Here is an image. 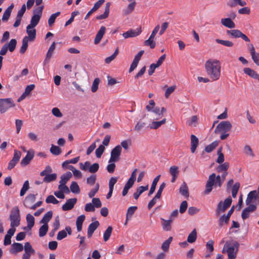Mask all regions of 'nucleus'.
Wrapping results in <instances>:
<instances>
[{
    "mask_svg": "<svg viewBox=\"0 0 259 259\" xmlns=\"http://www.w3.org/2000/svg\"><path fill=\"white\" fill-rule=\"evenodd\" d=\"M6 45V47H8V50L11 52H13L15 48L17 45V41L15 39H12L9 43L5 44Z\"/></svg>",
    "mask_w": 259,
    "mask_h": 259,
    "instance_id": "36",
    "label": "nucleus"
},
{
    "mask_svg": "<svg viewBox=\"0 0 259 259\" xmlns=\"http://www.w3.org/2000/svg\"><path fill=\"white\" fill-rule=\"evenodd\" d=\"M35 195L29 194L25 198L23 204L26 207L31 209V207L33 206V203L35 201Z\"/></svg>",
    "mask_w": 259,
    "mask_h": 259,
    "instance_id": "12",
    "label": "nucleus"
},
{
    "mask_svg": "<svg viewBox=\"0 0 259 259\" xmlns=\"http://www.w3.org/2000/svg\"><path fill=\"white\" fill-rule=\"evenodd\" d=\"M9 219L11 227H17L20 225L21 218L18 207L13 208L11 210Z\"/></svg>",
    "mask_w": 259,
    "mask_h": 259,
    "instance_id": "4",
    "label": "nucleus"
},
{
    "mask_svg": "<svg viewBox=\"0 0 259 259\" xmlns=\"http://www.w3.org/2000/svg\"><path fill=\"white\" fill-rule=\"evenodd\" d=\"M60 12H58L51 15L48 20V24L50 26H51L55 22L56 18L60 15Z\"/></svg>",
    "mask_w": 259,
    "mask_h": 259,
    "instance_id": "52",
    "label": "nucleus"
},
{
    "mask_svg": "<svg viewBox=\"0 0 259 259\" xmlns=\"http://www.w3.org/2000/svg\"><path fill=\"white\" fill-rule=\"evenodd\" d=\"M26 33L28 36H25L30 41H33L36 37V30L34 27L29 25L26 27Z\"/></svg>",
    "mask_w": 259,
    "mask_h": 259,
    "instance_id": "15",
    "label": "nucleus"
},
{
    "mask_svg": "<svg viewBox=\"0 0 259 259\" xmlns=\"http://www.w3.org/2000/svg\"><path fill=\"white\" fill-rule=\"evenodd\" d=\"M34 157V152L33 151H28L26 155L22 159L21 164L22 166H26L29 163L30 161Z\"/></svg>",
    "mask_w": 259,
    "mask_h": 259,
    "instance_id": "18",
    "label": "nucleus"
},
{
    "mask_svg": "<svg viewBox=\"0 0 259 259\" xmlns=\"http://www.w3.org/2000/svg\"><path fill=\"white\" fill-rule=\"evenodd\" d=\"M162 64V56L159 58L158 61L156 63H153L151 64L150 68L148 70V74L151 75L154 72L155 69L158 67Z\"/></svg>",
    "mask_w": 259,
    "mask_h": 259,
    "instance_id": "28",
    "label": "nucleus"
},
{
    "mask_svg": "<svg viewBox=\"0 0 259 259\" xmlns=\"http://www.w3.org/2000/svg\"><path fill=\"white\" fill-rule=\"evenodd\" d=\"M229 167V163L228 162H225L223 164H220L217 168V170L219 172L227 171Z\"/></svg>",
    "mask_w": 259,
    "mask_h": 259,
    "instance_id": "43",
    "label": "nucleus"
},
{
    "mask_svg": "<svg viewBox=\"0 0 259 259\" xmlns=\"http://www.w3.org/2000/svg\"><path fill=\"white\" fill-rule=\"evenodd\" d=\"M180 193L186 198H188L189 196V189L185 182H184L179 189Z\"/></svg>",
    "mask_w": 259,
    "mask_h": 259,
    "instance_id": "25",
    "label": "nucleus"
},
{
    "mask_svg": "<svg viewBox=\"0 0 259 259\" xmlns=\"http://www.w3.org/2000/svg\"><path fill=\"white\" fill-rule=\"evenodd\" d=\"M122 148L120 145L115 146L111 152V156L109 160V163L116 162L119 160Z\"/></svg>",
    "mask_w": 259,
    "mask_h": 259,
    "instance_id": "9",
    "label": "nucleus"
},
{
    "mask_svg": "<svg viewBox=\"0 0 259 259\" xmlns=\"http://www.w3.org/2000/svg\"><path fill=\"white\" fill-rule=\"evenodd\" d=\"M72 177V174L68 171L61 176V180L59 182L60 185H66L67 182Z\"/></svg>",
    "mask_w": 259,
    "mask_h": 259,
    "instance_id": "29",
    "label": "nucleus"
},
{
    "mask_svg": "<svg viewBox=\"0 0 259 259\" xmlns=\"http://www.w3.org/2000/svg\"><path fill=\"white\" fill-rule=\"evenodd\" d=\"M160 177H161V176L160 175L157 176L154 179V180L153 181L152 185H151V188H150V190L149 192V195H151L155 191L156 185L157 184V182L159 180V179H160Z\"/></svg>",
    "mask_w": 259,
    "mask_h": 259,
    "instance_id": "40",
    "label": "nucleus"
},
{
    "mask_svg": "<svg viewBox=\"0 0 259 259\" xmlns=\"http://www.w3.org/2000/svg\"><path fill=\"white\" fill-rule=\"evenodd\" d=\"M15 103L11 98L0 99V112L4 113L9 109L14 107Z\"/></svg>",
    "mask_w": 259,
    "mask_h": 259,
    "instance_id": "5",
    "label": "nucleus"
},
{
    "mask_svg": "<svg viewBox=\"0 0 259 259\" xmlns=\"http://www.w3.org/2000/svg\"><path fill=\"white\" fill-rule=\"evenodd\" d=\"M29 182H28V181L27 180L24 182V183L23 185L22 188H21V189L20 190V195L21 196H24L25 194L27 191L29 189Z\"/></svg>",
    "mask_w": 259,
    "mask_h": 259,
    "instance_id": "48",
    "label": "nucleus"
},
{
    "mask_svg": "<svg viewBox=\"0 0 259 259\" xmlns=\"http://www.w3.org/2000/svg\"><path fill=\"white\" fill-rule=\"evenodd\" d=\"M162 193V185L159 186V190L157 192L155 197L149 202L148 205V208L150 209L156 203L157 199H159L161 197Z\"/></svg>",
    "mask_w": 259,
    "mask_h": 259,
    "instance_id": "17",
    "label": "nucleus"
},
{
    "mask_svg": "<svg viewBox=\"0 0 259 259\" xmlns=\"http://www.w3.org/2000/svg\"><path fill=\"white\" fill-rule=\"evenodd\" d=\"M232 128V124L229 121H222L218 124L214 130L216 134L226 133L230 131Z\"/></svg>",
    "mask_w": 259,
    "mask_h": 259,
    "instance_id": "6",
    "label": "nucleus"
},
{
    "mask_svg": "<svg viewBox=\"0 0 259 259\" xmlns=\"http://www.w3.org/2000/svg\"><path fill=\"white\" fill-rule=\"evenodd\" d=\"M148 189V186H140L138 188L137 192L134 193V197L135 199H138L140 195L144 191Z\"/></svg>",
    "mask_w": 259,
    "mask_h": 259,
    "instance_id": "30",
    "label": "nucleus"
},
{
    "mask_svg": "<svg viewBox=\"0 0 259 259\" xmlns=\"http://www.w3.org/2000/svg\"><path fill=\"white\" fill-rule=\"evenodd\" d=\"M99 226V222L98 221H95L90 224L88 229V237H91L94 231Z\"/></svg>",
    "mask_w": 259,
    "mask_h": 259,
    "instance_id": "21",
    "label": "nucleus"
},
{
    "mask_svg": "<svg viewBox=\"0 0 259 259\" xmlns=\"http://www.w3.org/2000/svg\"><path fill=\"white\" fill-rule=\"evenodd\" d=\"M48 231V224H44L42 225L39 229V236L40 237H44L45 236Z\"/></svg>",
    "mask_w": 259,
    "mask_h": 259,
    "instance_id": "46",
    "label": "nucleus"
},
{
    "mask_svg": "<svg viewBox=\"0 0 259 259\" xmlns=\"http://www.w3.org/2000/svg\"><path fill=\"white\" fill-rule=\"evenodd\" d=\"M233 3L229 4V5L231 7H235V6L238 5L240 6H244L246 5V3L245 1H242L241 0H233Z\"/></svg>",
    "mask_w": 259,
    "mask_h": 259,
    "instance_id": "61",
    "label": "nucleus"
},
{
    "mask_svg": "<svg viewBox=\"0 0 259 259\" xmlns=\"http://www.w3.org/2000/svg\"><path fill=\"white\" fill-rule=\"evenodd\" d=\"M221 22L223 25L229 28H234L235 27L234 22L229 18H222Z\"/></svg>",
    "mask_w": 259,
    "mask_h": 259,
    "instance_id": "24",
    "label": "nucleus"
},
{
    "mask_svg": "<svg viewBox=\"0 0 259 259\" xmlns=\"http://www.w3.org/2000/svg\"><path fill=\"white\" fill-rule=\"evenodd\" d=\"M197 238V232L195 229H194L188 235L187 242L190 243L194 242Z\"/></svg>",
    "mask_w": 259,
    "mask_h": 259,
    "instance_id": "35",
    "label": "nucleus"
},
{
    "mask_svg": "<svg viewBox=\"0 0 259 259\" xmlns=\"http://www.w3.org/2000/svg\"><path fill=\"white\" fill-rule=\"evenodd\" d=\"M227 175V171L224 172L221 176L220 175L216 176L214 173L211 174L206 182L204 194L206 195L209 194L212 191L213 186L221 187Z\"/></svg>",
    "mask_w": 259,
    "mask_h": 259,
    "instance_id": "1",
    "label": "nucleus"
},
{
    "mask_svg": "<svg viewBox=\"0 0 259 259\" xmlns=\"http://www.w3.org/2000/svg\"><path fill=\"white\" fill-rule=\"evenodd\" d=\"M199 140L194 135L191 136V151L192 153H194L198 145Z\"/></svg>",
    "mask_w": 259,
    "mask_h": 259,
    "instance_id": "23",
    "label": "nucleus"
},
{
    "mask_svg": "<svg viewBox=\"0 0 259 259\" xmlns=\"http://www.w3.org/2000/svg\"><path fill=\"white\" fill-rule=\"evenodd\" d=\"M137 209V207L134 206H131L127 210L126 213V223L127 222V220L132 218L134 213H135V211Z\"/></svg>",
    "mask_w": 259,
    "mask_h": 259,
    "instance_id": "45",
    "label": "nucleus"
},
{
    "mask_svg": "<svg viewBox=\"0 0 259 259\" xmlns=\"http://www.w3.org/2000/svg\"><path fill=\"white\" fill-rule=\"evenodd\" d=\"M243 152L247 155L251 156L252 157L254 156V154L252 151V150L250 146L249 145H246L244 146L243 149Z\"/></svg>",
    "mask_w": 259,
    "mask_h": 259,
    "instance_id": "54",
    "label": "nucleus"
},
{
    "mask_svg": "<svg viewBox=\"0 0 259 259\" xmlns=\"http://www.w3.org/2000/svg\"><path fill=\"white\" fill-rule=\"evenodd\" d=\"M76 202L77 199L76 198H70L62 205V209L64 211L70 210L73 208Z\"/></svg>",
    "mask_w": 259,
    "mask_h": 259,
    "instance_id": "13",
    "label": "nucleus"
},
{
    "mask_svg": "<svg viewBox=\"0 0 259 259\" xmlns=\"http://www.w3.org/2000/svg\"><path fill=\"white\" fill-rule=\"evenodd\" d=\"M169 171L172 177L171 182L174 183L176 180V178H177V175L179 173L178 167L176 166H172L170 167Z\"/></svg>",
    "mask_w": 259,
    "mask_h": 259,
    "instance_id": "31",
    "label": "nucleus"
},
{
    "mask_svg": "<svg viewBox=\"0 0 259 259\" xmlns=\"http://www.w3.org/2000/svg\"><path fill=\"white\" fill-rule=\"evenodd\" d=\"M239 247V243L236 241H233L232 243L227 241L225 244L223 252L226 250L228 254V259H235L237 256Z\"/></svg>",
    "mask_w": 259,
    "mask_h": 259,
    "instance_id": "3",
    "label": "nucleus"
},
{
    "mask_svg": "<svg viewBox=\"0 0 259 259\" xmlns=\"http://www.w3.org/2000/svg\"><path fill=\"white\" fill-rule=\"evenodd\" d=\"M57 179V174H48V175L45 176L43 182L46 183H50L52 181H55Z\"/></svg>",
    "mask_w": 259,
    "mask_h": 259,
    "instance_id": "41",
    "label": "nucleus"
},
{
    "mask_svg": "<svg viewBox=\"0 0 259 259\" xmlns=\"http://www.w3.org/2000/svg\"><path fill=\"white\" fill-rule=\"evenodd\" d=\"M219 145L218 141H215L210 144L206 146L205 148V151L207 153L212 152Z\"/></svg>",
    "mask_w": 259,
    "mask_h": 259,
    "instance_id": "39",
    "label": "nucleus"
},
{
    "mask_svg": "<svg viewBox=\"0 0 259 259\" xmlns=\"http://www.w3.org/2000/svg\"><path fill=\"white\" fill-rule=\"evenodd\" d=\"M141 33V28H138L136 29H131L122 34L124 38L129 37H134L139 35Z\"/></svg>",
    "mask_w": 259,
    "mask_h": 259,
    "instance_id": "14",
    "label": "nucleus"
},
{
    "mask_svg": "<svg viewBox=\"0 0 259 259\" xmlns=\"http://www.w3.org/2000/svg\"><path fill=\"white\" fill-rule=\"evenodd\" d=\"M46 202L47 203H53L57 204L59 203V201L53 196L49 195L46 199Z\"/></svg>",
    "mask_w": 259,
    "mask_h": 259,
    "instance_id": "57",
    "label": "nucleus"
},
{
    "mask_svg": "<svg viewBox=\"0 0 259 259\" xmlns=\"http://www.w3.org/2000/svg\"><path fill=\"white\" fill-rule=\"evenodd\" d=\"M99 83L100 79L99 78H96L94 80L91 87V90L92 92L95 93L98 90Z\"/></svg>",
    "mask_w": 259,
    "mask_h": 259,
    "instance_id": "55",
    "label": "nucleus"
},
{
    "mask_svg": "<svg viewBox=\"0 0 259 259\" xmlns=\"http://www.w3.org/2000/svg\"><path fill=\"white\" fill-rule=\"evenodd\" d=\"M13 8H14V5H13V4H12L5 11V12L3 14V17H2V19L3 21H7L9 20V19L11 16V14L12 13Z\"/></svg>",
    "mask_w": 259,
    "mask_h": 259,
    "instance_id": "26",
    "label": "nucleus"
},
{
    "mask_svg": "<svg viewBox=\"0 0 259 259\" xmlns=\"http://www.w3.org/2000/svg\"><path fill=\"white\" fill-rule=\"evenodd\" d=\"M26 221L27 223V227L31 229L34 225V218L32 215L28 213L26 215Z\"/></svg>",
    "mask_w": 259,
    "mask_h": 259,
    "instance_id": "33",
    "label": "nucleus"
},
{
    "mask_svg": "<svg viewBox=\"0 0 259 259\" xmlns=\"http://www.w3.org/2000/svg\"><path fill=\"white\" fill-rule=\"evenodd\" d=\"M227 34L230 35L232 37L239 38L242 32L237 29L228 30L227 31Z\"/></svg>",
    "mask_w": 259,
    "mask_h": 259,
    "instance_id": "32",
    "label": "nucleus"
},
{
    "mask_svg": "<svg viewBox=\"0 0 259 259\" xmlns=\"http://www.w3.org/2000/svg\"><path fill=\"white\" fill-rule=\"evenodd\" d=\"M172 222V219L165 220L163 219V229L165 231H170L171 230V224Z\"/></svg>",
    "mask_w": 259,
    "mask_h": 259,
    "instance_id": "38",
    "label": "nucleus"
},
{
    "mask_svg": "<svg viewBox=\"0 0 259 259\" xmlns=\"http://www.w3.org/2000/svg\"><path fill=\"white\" fill-rule=\"evenodd\" d=\"M113 228L111 226H109L105 230L103 235L104 240L106 242L108 241L111 235Z\"/></svg>",
    "mask_w": 259,
    "mask_h": 259,
    "instance_id": "47",
    "label": "nucleus"
},
{
    "mask_svg": "<svg viewBox=\"0 0 259 259\" xmlns=\"http://www.w3.org/2000/svg\"><path fill=\"white\" fill-rule=\"evenodd\" d=\"M136 5V2L133 1L131 2L123 10V14L124 16H127L132 13L135 10Z\"/></svg>",
    "mask_w": 259,
    "mask_h": 259,
    "instance_id": "22",
    "label": "nucleus"
},
{
    "mask_svg": "<svg viewBox=\"0 0 259 259\" xmlns=\"http://www.w3.org/2000/svg\"><path fill=\"white\" fill-rule=\"evenodd\" d=\"M21 156V152L18 150H15L13 157L8 164V169L11 170L13 168L19 161Z\"/></svg>",
    "mask_w": 259,
    "mask_h": 259,
    "instance_id": "10",
    "label": "nucleus"
},
{
    "mask_svg": "<svg viewBox=\"0 0 259 259\" xmlns=\"http://www.w3.org/2000/svg\"><path fill=\"white\" fill-rule=\"evenodd\" d=\"M162 125V120L159 121H153L149 125V127L151 129H157Z\"/></svg>",
    "mask_w": 259,
    "mask_h": 259,
    "instance_id": "63",
    "label": "nucleus"
},
{
    "mask_svg": "<svg viewBox=\"0 0 259 259\" xmlns=\"http://www.w3.org/2000/svg\"><path fill=\"white\" fill-rule=\"evenodd\" d=\"M50 152L53 155H59L61 152V149L58 146L52 145L50 149Z\"/></svg>",
    "mask_w": 259,
    "mask_h": 259,
    "instance_id": "50",
    "label": "nucleus"
},
{
    "mask_svg": "<svg viewBox=\"0 0 259 259\" xmlns=\"http://www.w3.org/2000/svg\"><path fill=\"white\" fill-rule=\"evenodd\" d=\"M70 191L75 194H78L80 193V188L76 182H72L70 186Z\"/></svg>",
    "mask_w": 259,
    "mask_h": 259,
    "instance_id": "37",
    "label": "nucleus"
},
{
    "mask_svg": "<svg viewBox=\"0 0 259 259\" xmlns=\"http://www.w3.org/2000/svg\"><path fill=\"white\" fill-rule=\"evenodd\" d=\"M172 240V237H169L168 239L163 242V251H167L168 250L169 245Z\"/></svg>",
    "mask_w": 259,
    "mask_h": 259,
    "instance_id": "56",
    "label": "nucleus"
},
{
    "mask_svg": "<svg viewBox=\"0 0 259 259\" xmlns=\"http://www.w3.org/2000/svg\"><path fill=\"white\" fill-rule=\"evenodd\" d=\"M232 202L230 196L225 199L224 201H221L218 204L217 208V214H220L221 212H224L231 205Z\"/></svg>",
    "mask_w": 259,
    "mask_h": 259,
    "instance_id": "8",
    "label": "nucleus"
},
{
    "mask_svg": "<svg viewBox=\"0 0 259 259\" xmlns=\"http://www.w3.org/2000/svg\"><path fill=\"white\" fill-rule=\"evenodd\" d=\"M92 204L96 208H100L102 206V203L98 198H93L92 199Z\"/></svg>",
    "mask_w": 259,
    "mask_h": 259,
    "instance_id": "64",
    "label": "nucleus"
},
{
    "mask_svg": "<svg viewBox=\"0 0 259 259\" xmlns=\"http://www.w3.org/2000/svg\"><path fill=\"white\" fill-rule=\"evenodd\" d=\"M53 215V212L49 211L47 212L43 217L42 219L40 221V223L44 224H48V223L50 221Z\"/></svg>",
    "mask_w": 259,
    "mask_h": 259,
    "instance_id": "34",
    "label": "nucleus"
},
{
    "mask_svg": "<svg viewBox=\"0 0 259 259\" xmlns=\"http://www.w3.org/2000/svg\"><path fill=\"white\" fill-rule=\"evenodd\" d=\"M133 185H134V183L127 181V182H126V183L125 184V185L123 188V191L122 192V196H124L127 194L128 190L131 188L132 187Z\"/></svg>",
    "mask_w": 259,
    "mask_h": 259,
    "instance_id": "53",
    "label": "nucleus"
},
{
    "mask_svg": "<svg viewBox=\"0 0 259 259\" xmlns=\"http://www.w3.org/2000/svg\"><path fill=\"white\" fill-rule=\"evenodd\" d=\"M105 150V147L103 145H101L96 150L95 153L97 158H100Z\"/></svg>",
    "mask_w": 259,
    "mask_h": 259,
    "instance_id": "59",
    "label": "nucleus"
},
{
    "mask_svg": "<svg viewBox=\"0 0 259 259\" xmlns=\"http://www.w3.org/2000/svg\"><path fill=\"white\" fill-rule=\"evenodd\" d=\"M243 71L244 73L254 79L257 76V73L254 70L249 68H244L243 69Z\"/></svg>",
    "mask_w": 259,
    "mask_h": 259,
    "instance_id": "42",
    "label": "nucleus"
},
{
    "mask_svg": "<svg viewBox=\"0 0 259 259\" xmlns=\"http://www.w3.org/2000/svg\"><path fill=\"white\" fill-rule=\"evenodd\" d=\"M44 7L41 6L34 10V15L31 17L30 24L28 25L35 27L38 23L42 15Z\"/></svg>",
    "mask_w": 259,
    "mask_h": 259,
    "instance_id": "7",
    "label": "nucleus"
},
{
    "mask_svg": "<svg viewBox=\"0 0 259 259\" xmlns=\"http://www.w3.org/2000/svg\"><path fill=\"white\" fill-rule=\"evenodd\" d=\"M56 48V42H53L50 47L46 55V59H50L53 55V52Z\"/></svg>",
    "mask_w": 259,
    "mask_h": 259,
    "instance_id": "49",
    "label": "nucleus"
},
{
    "mask_svg": "<svg viewBox=\"0 0 259 259\" xmlns=\"http://www.w3.org/2000/svg\"><path fill=\"white\" fill-rule=\"evenodd\" d=\"M106 31V27L102 26L100 27L99 30L97 32L94 40V44H98L101 40L103 35H104Z\"/></svg>",
    "mask_w": 259,
    "mask_h": 259,
    "instance_id": "20",
    "label": "nucleus"
},
{
    "mask_svg": "<svg viewBox=\"0 0 259 259\" xmlns=\"http://www.w3.org/2000/svg\"><path fill=\"white\" fill-rule=\"evenodd\" d=\"M67 232L69 235L71 234V229L69 226H67L65 227V230H62L58 232L57 239L58 240H61L64 238H65L67 236Z\"/></svg>",
    "mask_w": 259,
    "mask_h": 259,
    "instance_id": "19",
    "label": "nucleus"
},
{
    "mask_svg": "<svg viewBox=\"0 0 259 259\" xmlns=\"http://www.w3.org/2000/svg\"><path fill=\"white\" fill-rule=\"evenodd\" d=\"M222 148H220L217 152V154L218 155V157L217 160V162L219 163H222L224 161V156L223 153L222 152Z\"/></svg>",
    "mask_w": 259,
    "mask_h": 259,
    "instance_id": "58",
    "label": "nucleus"
},
{
    "mask_svg": "<svg viewBox=\"0 0 259 259\" xmlns=\"http://www.w3.org/2000/svg\"><path fill=\"white\" fill-rule=\"evenodd\" d=\"M99 189V184H97L95 187L94 188H93L92 189H91L90 190V191L89 192V193L88 194L89 197L91 198H93L95 195L96 193L98 191Z\"/></svg>",
    "mask_w": 259,
    "mask_h": 259,
    "instance_id": "62",
    "label": "nucleus"
},
{
    "mask_svg": "<svg viewBox=\"0 0 259 259\" xmlns=\"http://www.w3.org/2000/svg\"><path fill=\"white\" fill-rule=\"evenodd\" d=\"M208 75L213 80H217L221 75V64L217 60H208L205 64Z\"/></svg>",
    "mask_w": 259,
    "mask_h": 259,
    "instance_id": "2",
    "label": "nucleus"
},
{
    "mask_svg": "<svg viewBox=\"0 0 259 259\" xmlns=\"http://www.w3.org/2000/svg\"><path fill=\"white\" fill-rule=\"evenodd\" d=\"M250 52L254 62L256 65L259 66V54L255 53V49L252 45H251Z\"/></svg>",
    "mask_w": 259,
    "mask_h": 259,
    "instance_id": "27",
    "label": "nucleus"
},
{
    "mask_svg": "<svg viewBox=\"0 0 259 259\" xmlns=\"http://www.w3.org/2000/svg\"><path fill=\"white\" fill-rule=\"evenodd\" d=\"M215 41L217 43L220 44L223 46L228 47H232L233 46L234 44L233 42L229 40H225L220 39H217Z\"/></svg>",
    "mask_w": 259,
    "mask_h": 259,
    "instance_id": "51",
    "label": "nucleus"
},
{
    "mask_svg": "<svg viewBox=\"0 0 259 259\" xmlns=\"http://www.w3.org/2000/svg\"><path fill=\"white\" fill-rule=\"evenodd\" d=\"M118 54V49H116L114 53L111 56L106 58L105 62L107 64L110 63L112 60H113L115 58Z\"/></svg>",
    "mask_w": 259,
    "mask_h": 259,
    "instance_id": "60",
    "label": "nucleus"
},
{
    "mask_svg": "<svg viewBox=\"0 0 259 259\" xmlns=\"http://www.w3.org/2000/svg\"><path fill=\"white\" fill-rule=\"evenodd\" d=\"M24 249V246L21 243H14L11 247L10 252L11 254H16L17 253L22 251Z\"/></svg>",
    "mask_w": 259,
    "mask_h": 259,
    "instance_id": "16",
    "label": "nucleus"
},
{
    "mask_svg": "<svg viewBox=\"0 0 259 259\" xmlns=\"http://www.w3.org/2000/svg\"><path fill=\"white\" fill-rule=\"evenodd\" d=\"M29 40L27 39L26 37H24L22 40V45L20 48V52L21 54H24L28 47V42Z\"/></svg>",
    "mask_w": 259,
    "mask_h": 259,
    "instance_id": "44",
    "label": "nucleus"
},
{
    "mask_svg": "<svg viewBox=\"0 0 259 259\" xmlns=\"http://www.w3.org/2000/svg\"><path fill=\"white\" fill-rule=\"evenodd\" d=\"M24 250V253L22 255V259H29L31 255L35 253V250L28 242L25 243Z\"/></svg>",
    "mask_w": 259,
    "mask_h": 259,
    "instance_id": "11",
    "label": "nucleus"
}]
</instances>
